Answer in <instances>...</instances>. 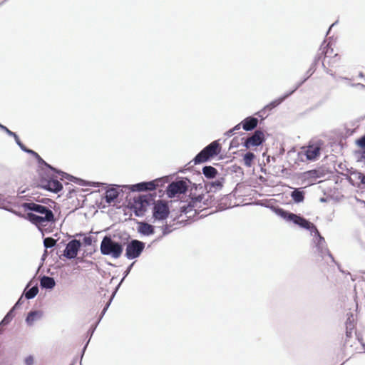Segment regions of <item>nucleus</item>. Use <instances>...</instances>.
Listing matches in <instances>:
<instances>
[{
  "label": "nucleus",
  "mask_w": 365,
  "mask_h": 365,
  "mask_svg": "<svg viewBox=\"0 0 365 365\" xmlns=\"http://www.w3.org/2000/svg\"><path fill=\"white\" fill-rule=\"evenodd\" d=\"M56 240L52 237H46L43 240V246L46 249L51 248L56 245Z\"/></svg>",
  "instance_id": "obj_32"
},
{
  "label": "nucleus",
  "mask_w": 365,
  "mask_h": 365,
  "mask_svg": "<svg viewBox=\"0 0 365 365\" xmlns=\"http://www.w3.org/2000/svg\"><path fill=\"white\" fill-rule=\"evenodd\" d=\"M290 96V93H285L283 96L279 97L277 99H275L270 102L269 104L265 106L264 108L267 110H272L273 108L278 106L279 104H281L287 98H288Z\"/></svg>",
  "instance_id": "obj_25"
},
{
  "label": "nucleus",
  "mask_w": 365,
  "mask_h": 365,
  "mask_svg": "<svg viewBox=\"0 0 365 365\" xmlns=\"http://www.w3.org/2000/svg\"><path fill=\"white\" fill-rule=\"evenodd\" d=\"M346 316H347V319H346V321L345 323V324H346V337L349 338L351 336L352 331L354 329L355 319H354V315L352 313H347Z\"/></svg>",
  "instance_id": "obj_23"
},
{
  "label": "nucleus",
  "mask_w": 365,
  "mask_h": 365,
  "mask_svg": "<svg viewBox=\"0 0 365 365\" xmlns=\"http://www.w3.org/2000/svg\"><path fill=\"white\" fill-rule=\"evenodd\" d=\"M36 160H38V163L40 165H43L46 168H49L50 170H53L54 172H56L57 173L61 175V180L65 178V179H67V180H68L70 181L75 182L78 183V185H86L85 181L83 180L75 178V177H73L72 175H68V174H67L66 173H63L62 171L56 170L54 168H53L51 165H50L46 162H45L39 155H38V157H36Z\"/></svg>",
  "instance_id": "obj_12"
},
{
  "label": "nucleus",
  "mask_w": 365,
  "mask_h": 365,
  "mask_svg": "<svg viewBox=\"0 0 365 365\" xmlns=\"http://www.w3.org/2000/svg\"><path fill=\"white\" fill-rule=\"evenodd\" d=\"M161 179H156L149 182H142L130 186V189L133 192H140L147 190H153L158 186V182Z\"/></svg>",
  "instance_id": "obj_14"
},
{
  "label": "nucleus",
  "mask_w": 365,
  "mask_h": 365,
  "mask_svg": "<svg viewBox=\"0 0 365 365\" xmlns=\"http://www.w3.org/2000/svg\"><path fill=\"white\" fill-rule=\"evenodd\" d=\"M96 325L94 326L91 329H90L91 335H92L96 329Z\"/></svg>",
  "instance_id": "obj_60"
},
{
  "label": "nucleus",
  "mask_w": 365,
  "mask_h": 365,
  "mask_svg": "<svg viewBox=\"0 0 365 365\" xmlns=\"http://www.w3.org/2000/svg\"><path fill=\"white\" fill-rule=\"evenodd\" d=\"M100 250L103 255L118 259L122 255L123 246L121 242L113 240L111 236L106 235L101 242Z\"/></svg>",
  "instance_id": "obj_2"
},
{
  "label": "nucleus",
  "mask_w": 365,
  "mask_h": 365,
  "mask_svg": "<svg viewBox=\"0 0 365 365\" xmlns=\"http://www.w3.org/2000/svg\"><path fill=\"white\" fill-rule=\"evenodd\" d=\"M359 187L365 188V174H362L359 181Z\"/></svg>",
  "instance_id": "obj_51"
},
{
  "label": "nucleus",
  "mask_w": 365,
  "mask_h": 365,
  "mask_svg": "<svg viewBox=\"0 0 365 365\" xmlns=\"http://www.w3.org/2000/svg\"><path fill=\"white\" fill-rule=\"evenodd\" d=\"M40 285L42 288L51 289L56 285V282L53 277L43 276L40 280Z\"/></svg>",
  "instance_id": "obj_24"
},
{
  "label": "nucleus",
  "mask_w": 365,
  "mask_h": 365,
  "mask_svg": "<svg viewBox=\"0 0 365 365\" xmlns=\"http://www.w3.org/2000/svg\"><path fill=\"white\" fill-rule=\"evenodd\" d=\"M320 200H321V202H325L326 201V200L324 198H321Z\"/></svg>",
  "instance_id": "obj_64"
},
{
  "label": "nucleus",
  "mask_w": 365,
  "mask_h": 365,
  "mask_svg": "<svg viewBox=\"0 0 365 365\" xmlns=\"http://www.w3.org/2000/svg\"><path fill=\"white\" fill-rule=\"evenodd\" d=\"M21 206L25 210H30L34 212L33 213L35 215L43 216L44 214L46 215L47 212H53L52 210L48 207L32 202H24Z\"/></svg>",
  "instance_id": "obj_11"
},
{
  "label": "nucleus",
  "mask_w": 365,
  "mask_h": 365,
  "mask_svg": "<svg viewBox=\"0 0 365 365\" xmlns=\"http://www.w3.org/2000/svg\"><path fill=\"white\" fill-rule=\"evenodd\" d=\"M115 295H113V294H112L109 302L106 304V305L105 306V307L103 308V311L101 312V317H100V319L98 320V322H97V324L101 321V319H102V317H103V315L105 314V313L106 312L108 308L109 307L110 303H111V301Z\"/></svg>",
  "instance_id": "obj_38"
},
{
  "label": "nucleus",
  "mask_w": 365,
  "mask_h": 365,
  "mask_svg": "<svg viewBox=\"0 0 365 365\" xmlns=\"http://www.w3.org/2000/svg\"><path fill=\"white\" fill-rule=\"evenodd\" d=\"M135 262H133L131 264H130L126 270L123 273V277L122 278V279L120 280V283L118 284V285L116 287L115 291L113 292V295L115 294L116 292L118 291L119 287L120 286L121 283L123 282V280L125 279V278L129 274V273L130 272V270L133 266Z\"/></svg>",
  "instance_id": "obj_33"
},
{
  "label": "nucleus",
  "mask_w": 365,
  "mask_h": 365,
  "mask_svg": "<svg viewBox=\"0 0 365 365\" xmlns=\"http://www.w3.org/2000/svg\"><path fill=\"white\" fill-rule=\"evenodd\" d=\"M325 71L327 73L329 74L330 76H331L332 77L334 78H336L335 74L332 72L331 70L329 69V68H325Z\"/></svg>",
  "instance_id": "obj_57"
},
{
  "label": "nucleus",
  "mask_w": 365,
  "mask_h": 365,
  "mask_svg": "<svg viewBox=\"0 0 365 365\" xmlns=\"http://www.w3.org/2000/svg\"><path fill=\"white\" fill-rule=\"evenodd\" d=\"M43 312L41 310H34L28 313L26 317V323L29 327H32L35 322L43 318Z\"/></svg>",
  "instance_id": "obj_17"
},
{
  "label": "nucleus",
  "mask_w": 365,
  "mask_h": 365,
  "mask_svg": "<svg viewBox=\"0 0 365 365\" xmlns=\"http://www.w3.org/2000/svg\"><path fill=\"white\" fill-rule=\"evenodd\" d=\"M15 309H16V308H14V307H12V308L9 311V312H8L7 314L14 318V316H15V313H14Z\"/></svg>",
  "instance_id": "obj_56"
},
{
  "label": "nucleus",
  "mask_w": 365,
  "mask_h": 365,
  "mask_svg": "<svg viewBox=\"0 0 365 365\" xmlns=\"http://www.w3.org/2000/svg\"><path fill=\"white\" fill-rule=\"evenodd\" d=\"M244 140L242 144L247 149L251 147H257L262 145L265 141L264 132L260 130H256L251 136L247 138H242Z\"/></svg>",
  "instance_id": "obj_9"
},
{
  "label": "nucleus",
  "mask_w": 365,
  "mask_h": 365,
  "mask_svg": "<svg viewBox=\"0 0 365 365\" xmlns=\"http://www.w3.org/2000/svg\"><path fill=\"white\" fill-rule=\"evenodd\" d=\"M359 78H364V73H363L362 72H360V73H359Z\"/></svg>",
  "instance_id": "obj_61"
},
{
  "label": "nucleus",
  "mask_w": 365,
  "mask_h": 365,
  "mask_svg": "<svg viewBox=\"0 0 365 365\" xmlns=\"http://www.w3.org/2000/svg\"><path fill=\"white\" fill-rule=\"evenodd\" d=\"M138 232L142 235L150 236L155 232L154 226L145 222H138Z\"/></svg>",
  "instance_id": "obj_20"
},
{
  "label": "nucleus",
  "mask_w": 365,
  "mask_h": 365,
  "mask_svg": "<svg viewBox=\"0 0 365 365\" xmlns=\"http://www.w3.org/2000/svg\"><path fill=\"white\" fill-rule=\"evenodd\" d=\"M203 199L204 195H199L197 197H190L189 201L186 202H181L179 207L180 212L187 215V217L195 216L197 211L203 210L204 205H207L205 202H202Z\"/></svg>",
  "instance_id": "obj_3"
},
{
  "label": "nucleus",
  "mask_w": 365,
  "mask_h": 365,
  "mask_svg": "<svg viewBox=\"0 0 365 365\" xmlns=\"http://www.w3.org/2000/svg\"><path fill=\"white\" fill-rule=\"evenodd\" d=\"M119 195V192L118 190L115 188H110L106 190V195H105V200L106 202L108 204L113 202L115 199L118 198Z\"/></svg>",
  "instance_id": "obj_29"
},
{
  "label": "nucleus",
  "mask_w": 365,
  "mask_h": 365,
  "mask_svg": "<svg viewBox=\"0 0 365 365\" xmlns=\"http://www.w3.org/2000/svg\"><path fill=\"white\" fill-rule=\"evenodd\" d=\"M224 182L225 178L220 177L216 178L214 181L206 183L205 187L208 192H215L222 188Z\"/></svg>",
  "instance_id": "obj_18"
},
{
  "label": "nucleus",
  "mask_w": 365,
  "mask_h": 365,
  "mask_svg": "<svg viewBox=\"0 0 365 365\" xmlns=\"http://www.w3.org/2000/svg\"><path fill=\"white\" fill-rule=\"evenodd\" d=\"M161 229L163 231V235L162 236L159 237L156 240H160L163 237L170 234L173 231V230L171 229V226L168 224L162 226Z\"/></svg>",
  "instance_id": "obj_34"
},
{
  "label": "nucleus",
  "mask_w": 365,
  "mask_h": 365,
  "mask_svg": "<svg viewBox=\"0 0 365 365\" xmlns=\"http://www.w3.org/2000/svg\"><path fill=\"white\" fill-rule=\"evenodd\" d=\"M153 200L152 196L146 195H140L135 198L133 205L135 215L138 217L143 216L146 210V207L150 205Z\"/></svg>",
  "instance_id": "obj_7"
},
{
  "label": "nucleus",
  "mask_w": 365,
  "mask_h": 365,
  "mask_svg": "<svg viewBox=\"0 0 365 365\" xmlns=\"http://www.w3.org/2000/svg\"><path fill=\"white\" fill-rule=\"evenodd\" d=\"M350 86L356 88L359 90H365V85L360 83H350Z\"/></svg>",
  "instance_id": "obj_43"
},
{
  "label": "nucleus",
  "mask_w": 365,
  "mask_h": 365,
  "mask_svg": "<svg viewBox=\"0 0 365 365\" xmlns=\"http://www.w3.org/2000/svg\"><path fill=\"white\" fill-rule=\"evenodd\" d=\"M320 153V148L317 145H309L305 150V155L309 160H314Z\"/></svg>",
  "instance_id": "obj_22"
},
{
  "label": "nucleus",
  "mask_w": 365,
  "mask_h": 365,
  "mask_svg": "<svg viewBox=\"0 0 365 365\" xmlns=\"http://www.w3.org/2000/svg\"><path fill=\"white\" fill-rule=\"evenodd\" d=\"M22 298H23V297L21 296V297L19 299V300L16 302V304H14V308L17 309V308H18V307H19L22 304V302H23V301H22Z\"/></svg>",
  "instance_id": "obj_54"
},
{
  "label": "nucleus",
  "mask_w": 365,
  "mask_h": 365,
  "mask_svg": "<svg viewBox=\"0 0 365 365\" xmlns=\"http://www.w3.org/2000/svg\"><path fill=\"white\" fill-rule=\"evenodd\" d=\"M47 255H48V252H47V250H46L44 251V253H43V255H42L41 259H42V260H44V259H45V258L47 257Z\"/></svg>",
  "instance_id": "obj_59"
},
{
  "label": "nucleus",
  "mask_w": 365,
  "mask_h": 365,
  "mask_svg": "<svg viewBox=\"0 0 365 365\" xmlns=\"http://www.w3.org/2000/svg\"><path fill=\"white\" fill-rule=\"evenodd\" d=\"M26 365H33L34 364V358L31 356H29L25 359Z\"/></svg>",
  "instance_id": "obj_48"
},
{
  "label": "nucleus",
  "mask_w": 365,
  "mask_h": 365,
  "mask_svg": "<svg viewBox=\"0 0 365 365\" xmlns=\"http://www.w3.org/2000/svg\"><path fill=\"white\" fill-rule=\"evenodd\" d=\"M256 115H257L261 118L264 119L266 118L268 114H266V110L263 108L261 110L258 111Z\"/></svg>",
  "instance_id": "obj_45"
},
{
  "label": "nucleus",
  "mask_w": 365,
  "mask_h": 365,
  "mask_svg": "<svg viewBox=\"0 0 365 365\" xmlns=\"http://www.w3.org/2000/svg\"><path fill=\"white\" fill-rule=\"evenodd\" d=\"M258 123L259 121L257 118L249 116L242 121V128L245 131H252L257 127Z\"/></svg>",
  "instance_id": "obj_19"
},
{
  "label": "nucleus",
  "mask_w": 365,
  "mask_h": 365,
  "mask_svg": "<svg viewBox=\"0 0 365 365\" xmlns=\"http://www.w3.org/2000/svg\"><path fill=\"white\" fill-rule=\"evenodd\" d=\"M81 246V243L79 240H72L66 245L63 256L69 259L76 258Z\"/></svg>",
  "instance_id": "obj_13"
},
{
  "label": "nucleus",
  "mask_w": 365,
  "mask_h": 365,
  "mask_svg": "<svg viewBox=\"0 0 365 365\" xmlns=\"http://www.w3.org/2000/svg\"><path fill=\"white\" fill-rule=\"evenodd\" d=\"M357 206L365 211V201L357 199Z\"/></svg>",
  "instance_id": "obj_50"
},
{
  "label": "nucleus",
  "mask_w": 365,
  "mask_h": 365,
  "mask_svg": "<svg viewBox=\"0 0 365 365\" xmlns=\"http://www.w3.org/2000/svg\"><path fill=\"white\" fill-rule=\"evenodd\" d=\"M234 133H235L232 131V129H230L229 130H227V131L225 133V135L226 136H227V137H230V136L232 135Z\"/></svg>",
  "instance_id": "obj_58"
},
{
  "label": "nucleus",
  "mask_w": 365,
  "mask_h": 365,
  "mask_svg": "<svg viewBox=\"0 0 365 365\" xmlns=\"http://www.w3.org/2000/svg\"><path fill=\"white\" fill-rule=\"evenodd\" d=\"M239 145H240L239 138H234L230 142V149L234 148H237L239 146Z\"/></svg>",
  "instance_id": "obj_40"
},
{
  "label": "nucleus",
  "mask_w": 365,
  "mask_h": 365,
  "mask_svg": "<svg viewBox=\"0 0 365 365\" xmlns=\"http://www.w3.org/2000/svg\"><path fill=\"white\" fill-rule=\"evenodd\" d=\"M13 319V317L9 315L8 314H6V316L3 318L1 322H0V326H6L9 324L11 320Z\"/></svg>",
  "instance_id": "obj_36"
},
{
  "label": "nucleus",
  "mask_w": 365,
  "mask_h": 365,
  "mask_svg": "<svg viewBox=\"0 0 365 365\" xmlns=\"http://www.w3.org/2000/svg\"><path fill=\"white\" fill-rule=\"evenodd\" d=\"M16 144L19 146V148L24 152L28 149L20 140L19 136H17V138L14 139Z\"/></svg>",
  "instance_id": "obj_42"
},
{
  "label": "nucleus",
  "mask_w": 365,
  "mask_h": 365,
  "mask_svg": "<svg viewBox=\"0 0 365 365\" xmlns=\"http://www.w3.org/2000/svg\"><path fill=\"white\" fill-rule=\"evenodd\" d=\"M30 284H31V282H29L27 284L26 287L25 288L24 292V296L27 299H31L34 298L38 292V288L37 285H35V286L31 287L30 289H28Z\"/></svg>",
  "instance_id": "obj_28"
},
{
  "label": "nucleus",
  "mask_w": 365,
  "mask_h": 365,
  "mask_svg": "<svg viewBox=\"0 0 365 365\" xmlns=\"http://www.w3.org/2000/svg\"><path fill=\"white\" fill-rule=\"evenodd\" d=\"M364 165H365V150L361 154V157L359 160Z\"/></svg>",
  "instance_id": "obj_52"
},
{
  "label": "nucleus",
  "mask_w": 365,
  "mask_h": 365,
  "mask_svg": "<svg viewBox=\"0 0 365 365\" xmlns=\"http://www.w3.org/2000/svg\"><path fill=\"white\" fill-rule=\"evenodd\" d=\"M115 295H113V294H112L109 302L106 304V305L105 306V307L103 308V311L101 312V317H100V319L98 320V322H97V324L101 321V319H102V317H103V315L105 314V313L106 312L108 308L109 307L110 303H111V301Z\"/></svg>",
  "instance_id": "obj_37"
},
{
  "label": "nucleus",
  "mask_w": 365,
  "mask_h": 365,
  "mask_svg": "<svg viewBox=\"0 0 365 365\" xmlns=\"http://www.w3.org/2000/svg\"><path fill=\"white\" fill-rule=\"evenodd\" d=\"M3 209H4V210H7V211H9V212L16 215H17L19 217H24V215H22L21 212H17V211H16V210H13L11 208H9V207H3Z\"/></svg>",
  "instance_id": "obj_46"
},
{
  "label": "nucleus",
  "mask_w": 365,
  "mask_h": 365,
  "mask_svg": "<svg viewBox=\"0 0 365 365\" xmlns=\"http://www.w3.org/2000/svg\"><path fill=\"white\" fill-rule=\"evenodd\" d=\"M2 327H3V326H0V334H1V333H2V331H3Z\"/></svg>",
  "instance_id": "obj_63"
},
{
  "label": "nucleus",
  "mask_w": 365,
  "mask_h": 365,
  "mask_svg": "<svg viewBox=\"0 0 365 365\" xmlns=\"http://www.w3.org/2000/svg\"><path fill=\"white\" fill-rule=\"evenodd\" d=\"M324 42L320 46V48L314 57V59L311 65H314V68H317V65L319 61L322 59V56H324V58H328L329 55L332 54L333 49L329 47V45L324 46Z\"/></svg>",
  "instance_id": "obj_16"
},
{
  "label": "nucleus",
  "mask_w": 365,
  "mask_h": 365,
  "mask_svg": "<svg viewBox=\"0 0 365 365\" xmlns=\"http://www.w3.org/2000/svg\"><path fill=\"white\" fill-rule=\"evenodd\" d=\"M44 188L57 193L63 189L62 184L57 180L50 179L46 181V184L43 185Z\"/></svg>",
  "instance_id": "obj_21"
},
{
  "label": "nucleus",
  "mask_w": 365,
  "mask_h": 365,
  "mask_svg": "<svg viewBox=\"0 0 365 365\" xmlns=\"http://www.w3.org/2000/svg\"><path fill=\"white\" fill-rule=\"evenodd\" d=\"M25 153H29V154L32 155L33 156H34L35 158L38 157V154L37 153H36L35 151H34L31 149H29V148L26 150Z\"/></svg>",
  "instance_id": "obj_53"
},
{
  "label": "nucleus",
  "mask_w": 365,
  "mask_h": 365,
  "mask_svg": "<svg viewBox=\"0 0 365 365\" xmlns=\"http://www.w3.org/2000/svg\"><path fill=\"white\" fill-rule=\"evenodd\" d=\"M358 340L361 342V346L365 349V344L361 341V339L358 337Z\"/></svg>",
  "instance_id": "obj_62"
},
{
  "label": "nucleus",
  "mask_w": 365,
  "mask_h": 365,
  "mask_svg": "<svg viewBox=\"0 0 365 365\" xmlns=\"http://www.w3.org/2000/svg\"><path fill=\"white\" fill-rule=\"evenodd\" d=\"M220 145L215 140L205 147L192 160L195 165L205 163L210 158L217 155L220 152Z\"/></svg>",
  "instance_id": "obj_4"
},
{
  "label": "nucleus",
  "mask_w": 365,
  "mask_h": 365,
  "mask_svg": "<svg viewBox=\"0 0 365 365\" xmlns=\"http://www.w3.org/2000/svg\"><path fill=\"white\" fill-rule=\"evenodd\" d=\"M0 129L3 131H4L7 135L9 136L13 137L14 139L17 138V135L14 132H12L9 128H7L5 125L0 123Z\"/></svg>",
  "instance_id": "obj_35"
},
{
  "label": "nucleus",
  "mask_w": 365,
  "mask_h": 365,
  "mask_svg": "<svg viewBox=\"0 0 365 365\" xmlns=\"http://www.w3.org/2000/svg\"><path fill=\"white\" fill-rule=\"evenodd\" d=\"M292 199L296 203H299L304 200V192L301 188H295L290 194Z\"/></svg>",
  "instance_id": "obj_26"
},
{
  "label": "nucleus",
  "mask_w": 365,
  "mask_h": 365,
  "mask_svg": "<svg viewBox=\"0 0 365 365\" xmlns=\"http://www.w3.org/2000/svg\"><path fill=\"white\" fill-rule=\"evenodd\" d=\"M337 79L338 80H341V81H344L346 82V83L350 86V83H352V80L351 78H347V77H344V76H338L337 77Z\"/></svg>",
  "instance_id": "obj_44"
},
{
  "label": "nucleus",
  "mask_w": 365,
  "mask_h": 365,
  "mask_svg": "<svg viewBox=\"0 0 365 365\" xmlns=\"http://www.w3.org/2000/svg\"><path fill=\"white\" fill-rule=\"evenodd\" d=\"M144 248V242L138 240H132L126 246L125 256L128 259H135L141 255Z\"/></svg>",
  "instance_id": "obj_5"
},
{
  "label": "nucleus",
  "mask_w": 365,
  "mask_h": 365,
  "mask_svg": "<svg viewBox=\"0 0 365 365\" xmlns=\"http://www.w3.org/2000/svg\"><path fill=\"white\" fill-rule=\"evenodd\" d=\"M242 127V122L237 124L235 126H234L232 128H231L232 130V131L235 133V131L240 130Z\"/></svg>",
  "instance_id": "obj_55"
},
{
  "label": "nucleus",
  "mask_w": 365,
  "mask_h": 365,
  "mask_svg": "<svg viewBox=\"0 0 365 365\" xmlns=\"http://www.w3.org/2000/svg\"><path fill=\"white\" fill-rule=\"evenodd\" d=\"M307 81V78H304V79L299 82L296 86L294 88L293 90H292L291 91L288 92L287 93H290V96L294 93L305 81Z\"/></svg>",
  "instance_id": "obj_41"
},
{
  "label": "nucleus",
  "mask_w": 365,
  "mask_h": 365,
  "mask_svg": "<svg viewBox=\"0 0 365 365\" xmlns=\"http://www.w3.org/2000/svg\"><path fill=\"white\" fill-rule=\"evenodd\" d=\"M83 242L86 246H90L92 244L91 237H84Z\"/></svg>",
  "instance_id": "obj_47"
},
{
  "label": "nucleus",
  "mask_w": 365,
  "mask_h": 365,
  "mask_svg": "<svg viewBox=\"0 0 365 365\" xmlns=\"http://www.w3.org/2000/svg\"><path fill=\"white\" fill-rule=\"evenodd\" d=\"M203 175L209 179H212L216 177L217 170L212 166L207 165L202 168Z\"/></svg>",
  "instance_id": "obj_30"
},
{
  "label": "nucleus",
  "mask_w": 365,
  "mask_h": 365,
  "mask_svg": "<svg viewBox=\"0 0 365 365\" xmlns=\"http://www.w3.org/2000/svg\"><path fill=\"white\" fill-rule=\"evenodd\" d=\"M357 143L361 148H365V135L359 138L357 141Z\"/></svg>",
  "instance_id": "obj_49"
},
{
  "label": "nucleus",
  "mask_w": 365,
  "mask_h": 365,
  "mask_svg": "<svg viewBox=\"0 0 365 365\" xmlns=\"http://www.w3.org/2000/svg\"><path fill=\"white\" fill-rule=\"evenodd\" d=\"M316 68H314V65H311L309 68L306 73V76L304 77L307 80L314 73Z\"/></svg>",
  "instance_id": "obj_39"
},
{
  "label": "nucleus",
  "mask_w": 365,
  "mask_h": 365,
  "mask_svg": "<svg viewBox=\"0 0 365 365\" xmlns=\"http://www.w3.org/2000/svg\"><path fill=\"white\" fill-rule=\"evenodd\" d=\"M362 173L354 170L350 172L349 176V181L354 185L359 187V181L360 178L362 176Z\"/></svg>",
  "instance_id": "obj_27"
},
{
  "label": "nucleus",
  "mask_w": 365,
  "mask_h": 365,
  "mask_svg": "<svg viewBox=\"0 0 365 365\" xmlns=\"http://www.w3.org/2000/svg\"><path fill=\"white\" fill-rule=\"evenodd\" d=\"M255 154L251 152H247L243 157L244 164L247 167H250L252 165V161L255 159Z\"/></svg>",
  "instance_id": "obj_31"
},
{
  "label": "nucleus",
  "mask_w": 365,
  "mask_h": 365,
  "mask_svg": "<svg viewBox=\"0 0 365 365\" xmlns=\"http://www.w3.org/2000/svg\"><path fill=\"white\" fill-rule=\"evenodd\" d=\"M187 189V182L184 180L173 182L168 185L166 194L168 197H174L177 194L185 193Z\"/></svg>",
  "instance_id": "obj_10"
},
{
  "label": "nucleus",
  "mask_w": 365,
  "mask_h": 365,
  "mask_svg": "<svg viewBox=\"0 0 365 365\" xmlns=\"http://www.w3.org/2000/svg\"><path fill=\"white\" fill-rule=\"evenodd\" d=\"M274 212L278 216H280L286 221L292 222L294 225L309 230L313 236L312 249L314 253L322 259H325L327 257L331 261H334V258L327 248L325 239L320 235L317 227L313 223L300 215L289 212L282 208H276Z\"/></svg>",
  "instance_id": "obj_1"
},
{
  "label": "nucleus",
  "mask_w": 365,
  "mask_h": 365,
  "mask_svg": "<svg viewBox=\"0 0 365 365\" xmlns=\"http://www.w3.org/2000/svg\"><path fill=\"white\" fill-rule=\"evenodd\" d=\"M26 218L31 223L36 225L38 228L41 227H46L55 221L53 212H47V214H44L43 216L35 215L33 212H29L27 213Z\"/></svg>",
  "instance_id": "obj_6"
},
{
  "label": "nucleus",
  "mask_w": 365,
  "mask_h": 365,
  "mask_svg": "<svg viewBox=\"0 0 365 365\" xmlns=\"http://www.w3.org/2000/svg\"><path fill=\"white\" fill-rule=\"evenodd\" d=\"M170 214L168 203L163 200H158L153 207V217L155 220H164Z\"/></svg>",
  "instance_id": "obj_8"
},
{
  "label": "nucleus",
  "mask_w": 365,
  "mask_h": 365,
  "mask_svg": "<svg viewBox=\"0 0 365 365\" xmlns=\"http://www.w3.org/2000/svg\"><path fill=\"white\" fill-rule=\"evenodd\" d=\"M324 42L320 46V48L314 57V59L311 65H314V68H317V65L319 61L322 59V56H324V58H328L329 55L332 54L333 49L329 47V45L324 46Z\"/></svg>",
  "instance_id": "obj_15"
}]
</instances>
